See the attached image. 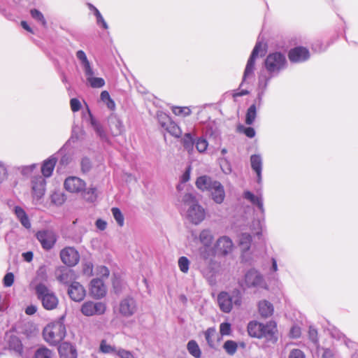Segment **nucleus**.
I'll list each match as a JSON object with an SVG mask.
<instances>
[{
    "label": "nucleus",
    "instance_id": "24",
    "mask_svg": "<svg viewBox=\"0 0 358 358\" xmlns=\"http://www.w3.org/2000/svg\"><path fill=\"white\" fill-rule=\"evenodd\" d=\"M108 124L110 131L113 136L120 135L124 131L122 122L116 115H112L109 117Z\"/></svg>",
    "mask_w": 358,
    "mask_h": 358
},
{
    "label": "nucleus",
    "instance_id": "57",
    "mask_svg": "<svg viewBox=\"0 0 358 358\" xmlns=\"http://www.w3.org/2000/svg\"><path fill=\"white\" fill-rule=\"evenodd\" d=\"M100 350L103 353H112V352L116 353V351H117V350H115V349L113 347L107 344L106 342L104 341H103L101 343Z\"/></svg>",
    "mask_w": 358,
    "mask_h": 358
},
{
    "label": "nucleus",
    "instance_id": "50",
    "mask_svg": "<svg viewBox=\"0 0 358 358\" xmlns=\"http://www.w3.org/2000/svg\"><path fill=\"white\" fill-rule=\"evenodd\" d=\"M84 199L90 202H94L96 199V189L95 187H90L83 191Z\"/></svg>",
    "mask_w": 358,
    "mask_h": 358
},
{
    "label": "nucleus",
    "instance_id": "54",
    "mask_svg": "<svg viewBox=\"0 0 358 358\" xmlns=\"http://www.w3.org/2000/svg\"><path fill=\"white\" fill-rule=\"evenodd\" d=\"M220 333L221 336H229L231 333V326L229 322H222L220 325Z\"/></svg>",
    "mask_w": 358,
    "mask_h": 358
},
{
    "label": "nucleus",
    "instance_id": "28",
    "mask_svg": "<svg viewBox=\"0 0 358 358\" xmlns=\"http://www.w3.org/2000/svg\"><path fill=\"white\" fill-rule=\"evenodd\" d=\"M243 197L249 201L252 204L256 206L262 215L264 214L263 199L261 195L256 196L250 191H245L243 193Z\"/></svg>",
    "mask_w": 358,
    "mask_h": 358
},
{
    "label": "nucleus",
    "instance_id": "44",
    "mask_svg": "<svg viewBox=\"0 0 358 358\" xmlns=\"http://www.w3.org/2000/svg\"><path fill=\"white\" fill-rule=\"evenodd\" d=\"M195 141L194 138L192 137L190 133H187L185 134L182 138V144L185 150H187L189 152L193 150L194 144Z\"/></svg>",
    "mask_w": 358,
    "mask_h": 358
},
{
    "label": "nucleus",
    "instance_id": "9",
    "mask_svg": "<svg viewBox=\"0 0 358 358\" xmlns=\"http://www.w3.org/2000/svg\"><path fill=\"white\" fill-rule=\"evenodd\" d=\"M106 310V303L101 301L94 302L87 301L83 303L80 307V312L83 315L87 317L101 315L105 313Z\"/></svg>",
    "mask_w": 358,
    "mask_h": 358
},
{
    "label": "nucleus",
    "instance_id": "35",
    "mask_svg": "<svg viewBox=\"0 0 358 358\" xmlns=\"http://www.w3.org/2000/svg\"><path fill=\"white\" fill-rule=\"evenodd\" d=\"M162 126L173 136L176 138L180 137L182 134V130L175 122L169 120L167 122L162 123Z\"/></svg>",
    "mask_w": 358,
    "mask_h": 358
},
{
    "label": "nucleus",
    "instance_id": "5",
    "mask_svg": "<svg viewBox=\"0 0 358 358\" xmlns=\"http://www.w3.org/2000/svg\"><path fill=\"white\" fill-rule=\"evenodd\" d=\"M44 340L50 345H56L66 336V327L62 321H56L48 324L43 331Z\"/></svg>",
    "mask_w": 358,
    "mask_h": 358
},
{
    "label": "nucleus",
    "instance_id": "33",
    "mask_svg": "<svg viewBox=\"0 0 358 358\" xmlns=\"http://www.w3.org/2000/svg\"><path fill=\"white\" fill-rule=\"evenodd\" d=\"M263 324L257 321L250 322L248 325V331L250 336L258 338H262V329Z\"/></svg>",
    "mask_w": 358,
    "mask_h": 358
},
{
    "label": "nucleus",
    "instance_id": "49",
    "mask_svg": "<svg viewBox=\"0 0 358 358\" xmlns=\"http://www.w3.org/2000/svg\"><path fill=\"white\" fill-rule=\"evenodd\" d=\"M101 100L104 102L107 107L110 109H114L115 104L113 100L110 98L109 93L107 91H103L100 95Z\"/></svg>",
    "mask_w": 358,
    "mask_h": 358
},
{
    "label": "nucleus",
    "instance_id": "63",
    "mask_svg": "<svg viewBox=\"0 0 358 358\" xmlns=\"http://www.w3.org/2000/svg\"><path fill=\"white\" fill-rule=\"evenodd\" d=\"M221 169L225 174H229L231 172L230 164L225 159L222 161Z\"/></svg>",
    "mask_w": 358,
    "mask_h": 358
},
{
    "label": "nucleus",
    "instance_id": "59",
    "mask_svg": "<svg viewBox=\"0 0 358 358\" xmlns=\"http://www.w3.org/2000/svg\"><path fill=\"white\" fill-rule=\"evenodd\" d=\"M262 222L259 220H257L253 222L251 230L257 236H260L262 234Z\"/></svg>",
    "mask_w": 358,
    "mask_h": 358
},
{
    "label": "nucleus",
    "instance_id": "47",
    "mask_svg": "<svg viewBox=\"0 0 358 358\" xmlns=\"http://www.w3.org/2000/svg\"><path fill=\"white\" fill-rule=\"evenodd\" d=\"M223 348L228 355H234L237 350L238 345L235 341L229 340L224 343Z\"/></svg>",
    "mask_w": 358,
    "mask_h": 358
},
{
    "label": "nucleus",
    "instance_id": "41",
    "mask_svg": "<svg viewBox=\"0 0 358 358\" xmlns=\"http://www.w3.org/2000/svg\"><path fill=\"white\" fill-rule=\"evenodd\" d=\"M252 242V236L250 234L243 233L241 234L239 239V244L244 252L248 251L250 248Z\"/></svg>",
    "mask_w": 358,
    "mask_h": 358
},
{
    "label": "nucleus",
    "instance_id": "15",
    "mask_svg": "<svg viewBox=\"0 0 358 358\" xmlns=\"http://www.w3.org/2000/svg\"><path fill=\"white\" fill-rule=\"evenodd\" d=\"M64 185L66 190L71 193L83 192L86 188L85 182L76 176L68 177Z\"/></svg>",
    "mask_w": 358,
    "mask_h": 358
},
{
    "label": "nucleus",
    "instance_id": "48",
    "mask_svg": "<svg viewBox=\"0 0 358 358\" xmlns=\"http://www.w3.org/2000/svg\"><path fill=\"white\" fill-rule=\"evenodd\" d=\"M52 352L45 347L38 348L34 355V358H52Z\"/></svg>",
    "mask_w": 358,
    "mask_h": 358
},
{
    "label": "nucleus",
    "instance_id": "39",
    "mask_svg": "<svg viewBox=\"0 0 358 358\" xmlns=\"http://www.w3.org/2000/svg\"><path fill=\"white\" fill-rule=\"evenodd\" d=\"M187 348L189 354L194 357L195 358L201 357V351L200 350L199 345L195 341H189L187 345Z\"/></svg>",
    "mask_w": 358,
    "mask_h": 358
},
{
    "label": "nucleus",
    "instance_id": "45",
    "mask_svg": "<svg viewBox=\"0 0 358 358\" xmlns=\"http://www.w3.org/2000/svg\"><path fill=\"white\" fill-rule=\"evenodd\" d=\"M113 217L118 226L123 227L124 224V217L121 210L116 207L111 208Z\"/></svg>",
    "mask_w": 358,
    "mask_h": 358
},
{
    "label": "nucleus",
    "instance_id": "4",
    "mask_svg": "<svg viewBox=\"0 0 358 358\" xmlns=\"http://www.w3.org/2000/svg\"><path fill=\"white\" fill-rule=\"evenodd\" d=\"M217 300L220 309L223 313H229L234 306L240 307L242 305L243 296L238 289H234L230 292H221Z\"/></svg>",
    "mask_w": 358,
    "mask_h": 358
},
{
    "label": "nucleus",
    "instance_id": "23",
    "mask_svg": "<svg viewBox=\"0 0 358 358\" xmlns=\"http://www.w3.org/2000/svg\"><path fill=\"white\" fill-rule=\"evenodd\" d=\"M211 193L213 200L218 204L222 203L225 198V192L223 185L218 181L214 182V185L209 191Z\"/></svg>",
    "mask_w": 358,
    "mask_h": 358
},
{
    "label": "nucleus",
    "instance_id": "7",
    "mask_svg": "<svg viewBox=\"0 0 358 358\" xmlns=\"http://www.w3.org/2000/svg\"><path fill=\"white\" fill-rule=\"evenodd\" d=\"M238 284L243 289L252 287H266L263 275L254 268L248 271L243 278L238 280Z\"/></svg>",
    "mask_w": 358,
    "mask_h": 358
},
{
    "label": "nucleus",
    "instance_id": "34",
    "mask_svg": "<svg viewBox=\"0 0 358 358\" xmlns=\"http://www.w3.org/2000/svg\"><path fill=\"white\" fill-rule=\"evenodd\" d=\"M14 213L24 227L26 229H29L31 227L29 219L22 208L15 206L14 208Z\"/></svg>",
    "mask_w": 358,
    "mask_h": 358
},
{
    "label": "nucleus",
    "instance_id": "37",
    "mask_svg": "<svg viewBox=\"0 0 358 358\" xmlns=\"http://www.w3.org/2000/svg\"><path fill=\"white\" fill-rule=\"evenodd\" d=\"M199 241L203 246H211L213 235L210 229H203L199 234Z\"/></svg>",
    "mask_w": 358,
    "mask_h": 358
},
{
    "label": "nucleus",
    "instance_id": "64",
    "mask_svg": "<svg viewBox=\"0 0 358 358\" xmlns=\"http://www.w3.org/2000/svg\"><path fill=\"white\" fill-rule=\"evenodd\" d=\"M289 335L292 338H299L301 335V329L296 326L292 327L290 329Z\"/></svg>",
    "mask_w": 358,
    "mask_h": 358
},
{
    "label": "nucleus",
    "instance_id": "10",
    "mask_svg": "<svg viewBox=\"0 0 358 358\" xmlns=\"http://www.w3.org/2000/svg\"><path fill=\"white\" fill-rule=\"evenodd\" d=\"M260 52H263L262 45L261 43H257L255 45L249 59L248 60L243 73L242 84L254 77L255 59Z\"/></svg>",
    "mask_w": 358,
    "mask_h": 358
},
{
    "label": "nucleus",
    "instance_id": "53",
    "mask_svg": "<svg viewBox=\"0 0 358 358\" xmlns=\"http://www.w3.org/2000/svg\"><path fill=\"white\" fill-rule=\"evenodd\" d=\"M208 144L207 141L203 138H199L195 141L196 148L198 150V152H199L201 153L203 152L206 150V149L208 148Z\"/></svg>",
    "mask_w": 358,
    "mask_h": 358
},
{
    "label": "nucleus",
    "instance_id": "26",
    "mask_svg": "<svg viewBox=\"0 0 358 358\" xmlns=\"http://www.w3.org/2000/svg\"><path fill=\"white\" fill-rule=\"evenodd\" d=\"M250 164L252 170L257 176V182H262V158L259 155H252L250 157Z\"/></svg>",
    "mask_w": 358,
    "mask_h": 358
},
{
    "label": "nucleus",
    "instance_id": "18",
    "mask_svg": "<svg viewBox=\"0 0 358 358\" xmlns=\"http://www.w3.org/2000/svg\"><path fill=\"white\" fill-rule=\"evenodd\" d=\"M90 292L94 299L103 298L106 294V288L102 280L99 278L93 279L90 283Z\"/></svg>",
    "mask_w": 358,
    "mask_h": 358
},
{
    "label": "nucleus",
    "instance_id": "31",
    "mask_svg": "<svg viewBox=\"0 0 358 358\" xmlns=\"http://www.w3.org/2000/svg\"><path fill=\"white\" fill-rule=\"evenodd\" d=\"M214 182H217V180H213L209 176H202L197 178L196 185L202 191H210L211 187L214 185Z\"/></svg>",
    "mask_w": 358,
    "mask_h": 358
},
{
    "label": "nucleus",
    "instance_id": "62",
    "mask_svg": "<svg viewBox=\"0 0 358 358\" xmlns=\"http://www.w3.org/2000/svg\"><path fill=\"white\" fill-rule=\"evenodd\" d=\"M289 358H305V355L301 350L294 349L290 352Z\"/></svg>",
    "mask_w": 358,
    "mask_h": 358
},
{
    "label": "nucleus",
    "instance_id": "51",
    "mask_svg": "<svg viewBox=\"0 0 358 358\" xmlns=\"http://www.w3.org/2000/svg\"><path fill=\"white\" fill-rule=\"evenodd\" d=\"M178 267L180 271L183 273H187L189 271L190 262L186 257H180L178 261Z\"/></svg>",
    "mask_w": 358,
    "mask_h": 358
},
{
    "label": "nucleus",
    "instance_id": "42",
    "mask_svg": "<svg viewBox=\"0 0 358 358\" xmlns=\"http://www.w3.org/2000/svg\"><path fill=\"white\" fill-rule=\"evenodd\" d=\"M268 80H266V81L264 82L261 80L259 81V92L257 94V99H255L256 103H257L258 107H260L262 104V99L268 85Z\"/></svg>",
    "mask_w": 358,
    "mask_h": 358
},
{
    "label": "nucleus",
    "instance_id": "58",
    "mask_svg": "<svg viewBox=\"0 0 358 358\" xmlns=\"http://www.w3.org/2000/svg\"><path fill=\"white\" fill-rule=\"evenodd\" d=\"M3 285L9 287L13 285L14 282V275L13 273H8L5 275L3 279Z\"/></svg>",
    "mask_w": 358,
    "mask_h": 358
},
{
    "label": "nucleus",
    "instance_id": "46",
    "mask_svg": "<svg viewBox=\"0 0 358 358\" xmlns=\"http://www.w3.org/2000/svg\"><path fill=\"white\" fill-rule=\"evenodd\" d=\"M30 14L33 19H34L36 21L39 22L44 27H46L47 22H46L43 13L41 11H39L37 9L34 8L30 10Z\"/></svg>",
    "mask_w": 358,
    "mask_h": 358
},
{
    "label": "nucleus",
    "instance_id": "21",
    "mask_svg": "<svg viewBox=\"0 0 358 358\" xmlns=\"http://www.w3.org/2000/svg\"><path fill=\"white\" fill-rule=\"evenodd\" d=\"M215 247L218 252L226 255L232 252L234 243L229 237L223 236L217 240Z\"/></svg>",
    "mask_w": 358,
    "mask_h": 358
},
{
    "label": "nucleus",
    "instance_id": "55",
    "mask_svg": "<svg viewBox=\"0 0 358 358\" xmlns=\"http://www.w3.org/2000/svg\"><path fill=\"white\" fill-rule=\"evenodd\" d=\"M240 132L243 133L248 138H253L255 136V131L252 127H245L243 125H240L238 127Z\"/></svg>",
    "mask_w": 358,
    "mask_h": 358
},
{
    "label": "nucleus",
    "instance_id": "30",
    "mask_svg": "<svg viewBox=\"0 0 358 358\" xmlns=\"http://www.w3.org/2000/svg\"><path fill=\"white\" fill-rule=\"evenodd\" d=\"M199 259L198 262H208L213 261L215 252L211 246H202L199 250Z\"/></svg>",
    "mask_w": 358,
    "mask_h": 358
},
{
    "label": "nucleus",
    "instance_id": "43",
    "mask_svg": "<svg viewBox=\"0 0 358 358\" xmlns=\"http://www.w3.org/2000/svg\"><path fill=\"white\" fill-rule=\"evenodd\" d=\"M51 202L56 206H61L65 201L64 194L60 191H55L50 195Z\"/></svg>",
    "mask_w": 358,
    "mask_h": 358
},
{
    "label": "nucleus",
    "instance_id": "29",
    "mask_svg": "<svg viewBox=\"0 0 358 358\" xmlns=\"http://www.w3.org/2000/svg\"><path fill=\"white\" fill-rule=\"evenodd\" d=\"M56 163L57 158L54 156H51L43 162L41 166V172L44 177L49 178L52 176Z\"/></svg>",
    "mask_w": 358,
    "mask_h": 358
},
{
    "label": "nucleus",
    "instance_id": "17",
    "mask_svg": "<svg viewBox=\"0 0 358 358\" xmlns=\"http://www.w3.org/2000/svg\"><path fill=\"white\" fill-rule=\"evenodd\" d=\"M86 109V112H83V119L91 124V126L95 131L96 134L100 137L101 139L106 140L107 136L103 128L99 124V122L93 117L87 106Z\"/></svg>",
    "mask_w": 358,
    "mask_h": 358
},
{
    "label": "nucleus",
    "instance_id": "25",
    "mask_svg": "<svg viewBox=\"0 0 358 358\" xmlns=\"http://www.w3.org/2000/svg\"><path fill=\"white\" fill-rule=\"evenodd\" d=\"M59 353L61 358H76L77 352L76 348L70 343H62L59 348Z\"/></svg>",
    "mask_w": 358,
    "mask_h": 358
},
{
    "label": "nucleus",
    "instance_id": "19",
    "mask_svg": "<svg viewBox=\"0 0 358 358\" xmlns=\"http://www.w3.org/2000/svg\"><path fill=\"white\" fill-rule=\"evenodd\" d=\"M288 57L292 62H303L310 57V53L306 48L296 47L289 50Z\"/></svg>",
    "mask_w": 358,
    "mask_h": 358
},
{
    "label": "nucleus",
    "instance_id": "8",
    "mask_svg": "<svg viewBox=\"0 0 358 358\" xmlns=\"http://www.w3.org/2000/svg\"><path fill=\"white\" fill-rule=\"evenodd\" d=\"M265 65L269 73H278L285 67L286 58L282 53L273 52L267 56Z\"/></svg>",
    "mask_w": 358,
    "mask_h": 358
},
{
    "label": "nucleus",
    "instance_id": "56",
    "mask_svg": "<svg viewBox=\"0 0 358 358\" xmlns=\"http://www.w3.org/2000/svg\"><path fill=\"white\" fill-rule=\"evenodd\" d=\"M116 355L120 358H136L132 352L122 348L116 351Z\"/></svg>",
    "mask_w": 358,
    "mask_h": 358
},
{
    "label": "nucleus",
    "instance_id": "36",
    "mask_svg": "<svg viewBox=\"0 0 358 358\" xmlns=\"http://www.w3.org/2000/svg\"><path fill=\"white\" fill-rule=\"evenodd\" d=\"M205 339L208 346L211 348L215 347V341L217 339V334L215 328L210 327L203 333Z\"/></svg>",
    "mask_w": 358,
    "mask_h": 358
},
{
    "label": "nucleus",
    "instance_id": "6",
    "mask_svg": "<svg viewBox=\"0 0 358 358\" xmlns=\"http://www.w3.org/2000/svg\"><path fill=\"white\" fill-rule=\"evenodd\" d=\"M198 268L210 285H215L216 278L221 270L220 262L215 260L208 262H198Z\"/></svg>",
    "mask_w": 358,
    "mask_h": 358
},
{
    "label": "nucleus",
    "instance_id": "20",
    "mask_svg": "<svg viewBox=\"0 0 358 358\" xmlns=\"http://www.w3.org/2000/svg\"><path fill=\"white\" fill-rule=\"evenodd\" d=\"M277 325L273 321H269L266 324H263V328L262 329V338H265L266 341L275 343L277 338Z\"/></svg>",
    "mask_w": 358,
    "mask_h": 358
},
{
    "label": "nucleus",
    "instance_id": "11",
    "mask_svg": "<svg viewBox=\"0 0 358 358\" xmlns=\"http://www.w3.org/2000/svg\"><path fill=\"white\" fill-rule=\"evenodd\" d=\"M31 194L36 203L41 200L45 192L46 182L43 176L33 177L31 181Z\"/></svg>",
    "mask_w": 358,
    "mask_h": 358
},
{
    "label": "nucleus",
    "instance_id": "40",
    "mask_svg": "<svg viewBox=\"0 0 358 358\" xmlns=\"http://www.w3.org/2000/svg\"><path fill=\"white\" fill-rule=\"evenodd\" d=\"M9 348L19 355L22 354L23 346L21 341L17 337H13L9 341Z\"/></svg>",
    "mask_w": 358,
    "mask_h": 358
},
{
    "label": "nucleus",
    "instance_id": "3",
    "mask_svg": "<svg viewBox=\"0 0 358 358\" xmlns=\"http://www.w3.org/2000/svg\"><path fill=\"white\" fill-rule=\"evenodd\" d=\"M76 57L80 62L87 84L92 88L103 87L105 80L102 78L95 76V71L86 54L83 50H78L76 52Z\"/></svg>",
    "mask_w": 358,
    "mask_h": 358
},
{
    "label": "nucleus",
    "instance_id": "14",
    "mask_svg": "<svg viewBox=\"0 0 358 358\" xmlns=\"http://www.w3.org/2000/svg\"><path fill=\"white\" fill-rule=\"evenodd\" d=\"M60 258L64 264L68 266H73L78 263L80 255L74 248L66 247L61 250Z\"/></svg>",
    "mask_w": 358,
    "mask_h": 358
},
{
    "label": "nucleus",
    "instance_id": "1",
    "mask_svg": "<svg viewBox=\"0 0 358 358\" xmlns=\"http://www.w3.org/2000/svg\"><path fill=\"white\" fill-rule=\"evenodd\" d=\"M31 285L34 288L37 297L41 301L44 308L53 310L57 308L59 303L57 296L43 282H38L36 278L31 282Z\"/></svg>",
    "mask_w": 358,
    "mask_h": 358
},
{
    "label": "nucleus",
    "instance_id": "60",
    "mask_svg": "<svg viewBox=\"0 0 358 358\" xmlns=\"http://www.w3.org/2000/svg\"><path fill=\"white\" fill-rule=\"evenodd\" d=\"M70 106L71 110L75 113L80 110L81 108V103L78 99L73 98L70 100Z\"/></svg>",
    "mask_w": 358,
    "mask_h": 358
},
{
    "label": "nucleus",
    "instance_id": "52",
    "mask_svg": "<svg viewBox=\"0 0 358 358\" xmlns=\"http://www.w3.org/2000/svg\"><path fill=\"white\" fill-rule=\"evenodd\" d=\"M172 112L176 115H181L183 117L188 116L191 114V110L188 107L173 106L172 108Z\"/></svg>",
    "mask_w": 358,
    "mask_h": 358
},
{
    "label": "nucleus",
    "instance_id": "2",
    "mask_svg": "<svg viewBox=\"0 0 358 358\" xmlns=\"http://www.w3.org/2000/svg\"><path fill=\"white\" fill-rule=\"evenodd\" d=\"M182 202L187 208L186 217L192 223L199 224L205 219V210L198 203L194 196L190 193L185 194Z\"/></svg>",
    "mask_w": 358,
    "mask_h": 358
},
{
    "label": "nucleus",
    "instance_id": "22",
    "mask_svg": "<svg viewBox=\"0 0 358 358\" xmlns=\"http://www.w3.org/2000/svg\"><path fill=\"white\" fill-rule=\"evenodd\" d=\"M59 272V273L57 274V279L59 282L67 285L69 287V285L76 282L77 275L72 269L62 268Z\"/></svg>",
    "mask_w": 358,
    "mask_h": 358
},
{
    "label": "nucleus",
    "instance_id": "38",
    "mask_svg": "<svg viewBox=\"0 0 358 358\" xmlns=\"http://www.w3.org/2000/svg\"><path fill=\"white\" fill-rule=\"evenodd\" d=\"M257 106H258L257 103H255L252 104L248 109L247 110L245 115V123L248 125H251L254 123L256 117H257Z\"/></svg>",
    "mask_w": 358,
    "mask_h": 358
},
{
    "label": "nucleus",
    "instance_id": "32",
    "mask_svg": "<svg viewBox=\"0 0 358 358\" xmlns=\"http://www.w3.org/2000/svg\"><path fill=\"white\" fill-rule=\"evenodd\" d=\"M258 310L262 317L267 318L273 315L274 308L271 303L262 300L258 303Z\"/></svg>",
    "mask_w": 358,
    "mask_h": 358
},
{
    "label": "nucleus",
    "instance_id": "61",
    "mask_svg": "<svg viewBox=\"0 0 358 358\" xmlns=\"http://www.w3.org/2000/svg\"><path fill=\"white\" fill-rule=\"evenodd\" d=\"M91 169V163L89 159L84 158L81 161V169L83 173L88 172Z\"/></svg>",
    "mask_w": 358,
    "mask_h": 358
},
{
    "label": "nucleus",
    "instance_id": "16",
    "mask_svg": "<svg viewBox=\"0 0 358 358\" xmlns=\"http://www.w3.org/2000/svg\"><path fill=\"white\" fill-rule=\"evenodd\" d=\"M67 294L71 300L76 302H80L86 296V290L80 282L76 281L69 285L67 289Z\"/></svg>",
    "mask_w": 358,
    "mask_h": 358
},
{
    "label": "nucleus",
    "instance_id": "13",
    "mask_svg": "<svg viewBox=\"0 0 358 358\" xmlns=\"http://www.w3.org/2000/svg\"><path fill=\"white\" fill-rule=\"evenodd\" d=\"M36 238L45 250H50L57 241L55 233L51 230L40 231L36 234Z\"/></svg>",
    "mask_w": 358,
    "mask_h": 358
},
{
    "label": "nucleus",
    "instance_id": "27",
    "mask_svg": "<svg viewBox=\"0 0 358 358\" xmlns=\"http://www.w3.org/2000/svg\"><path fill=\"white\" fill-rule=\"evenodd\" d=\"M243 197L249 201L252 204L256 206L262 215L264 214L263 199L261 195L256 196L250 191H245L243 193Z\"/></svg>",
    "mask_w": 358,
    "mask_h": 358
},
{
    "label": "nucleus",
    "instance_id": "12",
    "mask_svg": "<svg viewBox=\"0 0 358 358\" xmlns=\"http://www.w3.org/2000/svg\"><path fill=\"white\" fill-rule=\"evenodd\" d=\"M137 310L136 301L131 297H127L120 301L118 311L119 313L124 317H131Z\"/></svg>",
    "mask_w": 358,
    "mask_h": 358
}]
</instances>
